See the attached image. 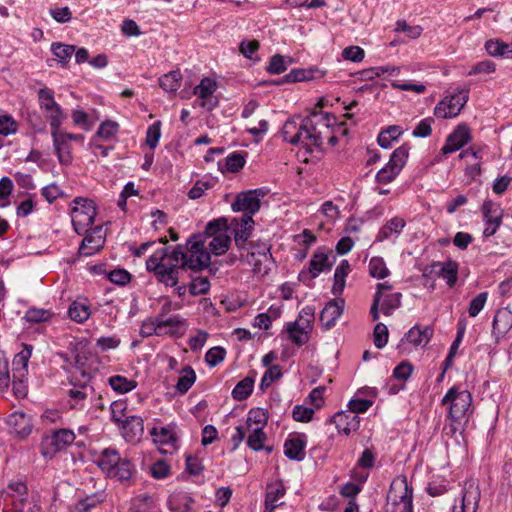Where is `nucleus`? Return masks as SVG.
<instances>
[{
	"mask_svg": "<svg viewBox=\"0 0 512 512\" xmlns=\"http://www.w3.org/2000/svg\"><path fill=\"white\" fill-rule=\"evenodd\" d=\"M203 236L191 235L184 245L157 249L147 260L146 269L165 286H176L180 270L198 273L209 268L210 254L203 251Z\"/></svg>",
	"mask_w": 512,
	"mask_h": 512,
	"instance_id": "1",
	"label": "nucleus"
},
{
	"mask_svg": "<svg viewBox=\"0 0 512 512\" xmlns=\"http://www.w3.org/2000/svg\"><path fill=\"white\" fill-rule=\"evenodd\" d=\"M335 124L334 115L313 111L304 118L293 117L287 120L282 128V136L288 143L312 152L313 148H320L325 139L332 145L336 144L337 138L332 131Z\"/></svg>",
	"mask_w": 512,
	"mask_h": 512,
	"instance_id": "2",
	"label": "nucleus"
},
{
	"mask_svg": "<svg viewBox=\"0 0 512 512\" xmlns=\"http://www.w3.org/2000/svg\"><path fill=\"white\" fill-rule=\"evenodd\" d=\"M96 463L108 477L119 481L131 479L135 472L132 462L128 458H122L114 448L104 449Z\"/></svg>",
	"mask_w": 512,
	"mask_h": 512,
	"instance_id": "3",
	"label": "nucleus"
},
{
	"mask_svg": "<svg viewBox=\"0 0 512 512\" xmlns=\"http://www.w3.org/2000/svg\"><path fill=\"white\" fill-rule=\"evenodd\" d=\"M441 405L447 407V417L450 421H467L472 413V395L468 390H461L453 386L442 398Z\"/></svg>",
	"mask_w": 512,
	"mask_h": 512,
	"instance_id": "4",
	"label": "nucleus"
},
{
	"mask_svg": "<svg viewBox=\"0 0 512 512\" xmlns=\"http://www.w3.org/2000/svg\"><path fill=\"white\" fill-rule=\"evenodd\" d=\"M96 216L95 204L92 200L77 197L71 206V222L78 235H84L92 228Z\"/></svg>",
	"mask_w": 512,
	"mask_h": 512,
	"instance_id": "5",
	"label": "nucleus"
},
{
	"mask_svg": "<svg viewBox=\"0 0 512 512\" xmlns=\"http://www.w3.org/2000/svg\"><path fill=\"white\" fill-rule=\"evenodd\" d=\"M75 438V433L70 429H55L42 437L40 453L45 460H52L57 453L70 446Z\"/></svg>",
	"mask_w": 512,
	"mask_h": 512,
	"instance_id": "6",
	"label": "nucleus"
},
{
	"mask_svg": "<svg viewBox=\"0 0 512 512\" xmlns=\"http://www.w3.org/2000/svg\"><path fill=\"white\" fill-rule=\"evenodd\" d=\"M388 501L389 512H413V488L406 478L391 484Z\"/></svg>",
	"mask_w": 512,
	"mask_h": 512,
	"instance_id": "7",
	"label": "nucleus"
},
{
	"mask_svg": "<svg viewBox=\"0 0 512 512\" xmlns=\"http://www.w3.org/2000/svg\"><path fill=\"white\" fill-rule=\"evenodd\" d=\"M92 379L91 374L82 373V378L77 374L71 375L69 383L72 388L68 391L70 407L73 409H83L85 406V400L91 398L95 390L90 384Z\"/></svg>",
	"mask_w": 512,
	"mask_h": 512,
	"instance_id": "8",
	"label": "nucleus"
},
{
	"mask_svg": "<svg viewBox=\"0 0 512 512\" xmlns=\"http://www.w3.org/2000/svg\"><path fill=\"white\" fill-rule=\"evenodd\" d=\"M409 148L402 145L394 150L388 163L376 174V181L379 184L391 183L402 171L407 159Z\"/></svg>",
	"mask_w": 512,
	"mask_h": 512,
	"instance_id": "9",
	"label": "nucleus"
},
{
	"mask_svg": "<svg viewBox=\"0 0 512 512\" xmlns=\"http://www.w3.org/2000/svg\"><path fill=\"white\" fill-rule=\"evenodd\" d=\"M468 98V90H461L458 93L446 97L436 105L434 109L435 116L443 119L457 116L467 103Z\"/></svg>",
	"mask_w": 512,
	"mask_h": 512,
	"instance_id": "10",
	"label": "nucleus"
},
{
	"mask_svg": "<svg viewBox=\"0 0 512 512\" xmlns=\"http://www.w3.org/2000/svg\"><path fill=\"white\" fill-rule=\"evenodd\" d=\"M267 194V189L257 188L240 193L232 204L234 211L255 214L260 209V198Z\"/></svg>",
	"mask_w": 512,
	"mask_h": 512,
	"instance_id": "11",
	"label": "nucleus"
},
{
	"mask_svg": "<svg viewBox=\"0 0 512 512\" xmlns=\"http://www.w3.org/2000/svg\"><path fill=\"white\" fill-rule=\"evenodd\" d=\"M330 253L331 251L325 247H319L309 262L308 271H302L300 273V279L303 281L307 278L314 279L318 277L320 273L330 271L333 266V262L329 261Z\"/></svg>",
	"mask_w": 512,
	"mask_h": 512,
	"instance_id": "12",
	"label": "nucleus"
},
{
	"mask_svg": "<svg viewBox=\"0 0 512 512\" xmlns=\"http://www.w3.org/2000/svg\"><path fill=\"white\" fill-rule=\"evenodd\" d=\"M216 90L217 82L212 78L205 77L195 86L193 94L198 97L200 107L211 111L218 105V99L214 96Z\"/></svg>",
	"mask_w": 512,
	"mask_h": 512,
	"instance_id": "13",
	"label": "nucleus"
},
{
	"mask_svg": "<svg viewBox=\"0 0 512 512\" xmlns=\"http://www.w3.org/2000/svg\"><path fill=\"white\" fill-rule=\"evenodd\" d=\"M471 140V132L467 125H458L456 129L448 135L445 144L441 148L440 155L436 156V161H441L442 155L453 153L464 147Z\"/></svg>",
	"mask_w": 512,
	"mask_h": 512,
	"instance_id": "14",
	"label": "nucleus"
},
{
	"mask_svg": "<svg viewBox=\"0 0 512 512\" xmlns=\"http://www.w3.org/2000/svg\"><path fill=\"white\" fill-rule=\"evenodd\" d=\"M170 305L166 304L161 308V313L158 315L159 326L161 331H165V335L181 336L184 334L186 329L185 320L179 315H173L167 319L163 318V315L168 312Z\"/></svg>",
	"mask_w": 512,
	"mask_h": 512,
	"instance_id": "15",
	"label": "nucleus"
},
{
	"mask_svg": "<svg viewBox=\"0 0 512 512\" xmlns=\"http://www.w3.org/2000/svg\"><path fill=\"white\" fill-rule=\"evenodd\" d=\"M126 441H138L144 433V422L140 416L131 415L118 426Z\"/></svg>",
	"mask_w": 512,
	"mask_h": 512,
	"instance_id": "16",
	"label": "nucleus"
},
{
	"mask_svg": "<svg viewBox=\"0 0 512 512\" xmlns=\"http://www.w3.org/2000/svg\"><path fill=\"white\" fill-rule=\"evenodd\" d=\"M311 330L312 324H309V320H304L301 323L296 320L286 326L289 339L298 346H302L309 341Z\"/></svg>",
	"mask_w": 512,
	"mask_h": 512,
	"instance_id": "17",
	"label": "nucleus"
},
{
	"mask_svg": "<svg viewBox=\"0 0 512 512\" xmlns=\"http://www.w3.org/2000/svg\"><path fill=\"white\" fill-rule=\"evenodd\" d=\"M481 492L474 482H467L462 491L461 506L459 512H477Z\"/></svg>",
	"mask_w": 512,
	"mask_h": 512,
	"instance_id": "18",
	"label": "nucleus"
},
{
	"mask_svg": "<svg viewBox=\"0 0 512 512\" xmlns=\"http://www.w3.org/2000/svg\"><path fill=\"white\" fill-rule=\"evenodd\" d=\"M306 436H290L284 443V454L290 460L302 461L305 458Z\"/></svg>",
	"mask_w": 512,
	"mask_h": 512,
	"instance_id": "19",
	"label": "nucleus"
},
{
	"mask_svg": "<svg viewBox=\"0 0 512 512\" xmlns=\"http://www.w3.org/2000/svg\"><path fill=\"white\" fill-rule=\"evenodd\" d=\"M512 327V311L508 308L497 310L492 325V335L499 341Z\"/></svg>",
	"mask_w": 512,
	"mask_h": 512,
	"instance_id": "20",
	"label": "nucleus"
},
{
	"mask_svg": "<svg viewBox=\"0 0 512 512\" xmlns=\"http://www.w3.org/2000/svg\"><path fill=\"white\" fill-rule=\"evenodd\" d=\"M344 300H332L328 302L320 313V321L326 329H330L342 315Z\"/></svg>",
	"mask_w": 512,
	"mask_h": 512,
	"instance_id": "21",
	"label": "nucleus"
},
{
	"mask_svg": "<svg viewBox=\"0 0 512 512\" xmlns=\"http://www.w3.org/2000/svg\"><path fill=\"white\" fill-rule=\"evenodd\" d=\"M51 136L59 163L64 166L70 165L73 161L71 145L61 137V130L51 131Z\"/></svg>",
	"mask_w": 512,
	"mask_h": 512,
	"instance_id": "22",
	"label": "nucleus"
},
{
	"mask_svg": "<svg viewBox=\"0 0 512 512\" xmlns=\"http://www.w3.org/2000/svg\"><path fill=\"white\" fill-rule=\"evenodd\" d=\"M406 222L401 217H393L387 221L379 230L376 241L383 242L390 239H397L402 233Z\"/></svg>",
	"mask_w": 512,
	"mask_h": 512,
	"instance_id": "23",
	"label": "nucleus"
},
{
	"mask_svg": "<svg viewBox=\"0 0 512 512\" xmlns=\"http://www.w3.org/2000/svg\"><path fill=\"white\" fill-rule=\"evenodd\" d=\"M325 72L319 70L316 67L307 69H293L283 77L282 82L295 83L301 81H312L323 78Z\"/></svg>",
	"mask_w": 512,
	"mask_h": 512,
	"instance_id": "24",
	"label": "nucleus"
},
{
	"mask_svg": "<svg viewBox=\"0 0 512 512\" xmlns=\"http://www.w3.org/2000/svg\"><path fill=\"white\" fill-rule=\"evenodd\" d=\"M286 488L281 482L269 484L267 486V492L265 497V512H274L275 509L283 502H279L284 497Z\"/></svg>",
	"mask_w": 512,
	"mask_h": 512,
	"instance_id": "25",
	"label": "nucleus"
},
{
	"mask_svg": "<svg viewBox=\"0 0 512 512\" xmlns=\"http://www.w3.org/2000/svg\"><path fill=\"white\" fill-rule=\"evenodd\" d=\"M336 428L339 432L349 435L351 432L356 431L360 426L359 417L355 414L339 412L332 418Z\"/></svg>",
	"mask_w": 512,
	"mask_h": 512,
	"instance_id": "26",
	"label": "nucleus"
},
{
	"mask_svg": "<svg viewBox=\"0 0 512 512\" xmlns=\"http://www.w3.org/2000/svg\"><path fill=\"white\" fill-rule=\"evenodd\" d=\"M433 336V329L430 326H413L406 334L405 339L414 346H426Z\"/></svg>",
	"mask_w": 512,
	"mask_h": 512,
	"instance_id": "27",
	"label": "nucleus"
},
{
	"mask_svg": "<svg viewBox=\"0 0 512 512\" xmlns=\"http://www.w3.org/2000/svg\"><path fill=\"white\" fill-rule=\"evenodd\" d=\"M228 226L225 218L214 219L207 223L204 232L194 233L193 235H202L203 251H207L206 242L209 238L220 235V233H227Z\"/></svg>",
	"mask_w": 512,
	"mask_h": 512,
	"instance_id": "28",
	"label": "nucleus"
},
{
	"mask_svg": "<svg viewBox=\"0 0 512 512\" xmlns=\"http://www.w3.org/2000/svg\"><path fill=\"white\" fill-rule=\"evenodd\" d=\"M69 317L78 323L85 322L91 315L90 305L87 299L75 300L68 309Z\"/></svg>",
	"mask_w": 512,
	"mask_h": 512,
	"instance_id": "29",
	"label": "nucleus"
},
{
	"mask_svg": "<svg viewBox=\"0 0 512 512\" xmlns=\"http://www.w3.org/2000/svg\"><path fill=\"white\" fill-rule=\"evenodd\" d=\"M51 52L56 57L62 68H67L72 55L75 52V46L64 44L61 42H53L51 44Z\"/></svg>",
	"mask_w": 512,
	"mask_h": 512,
	"instance_id": "30",
	"label": "nucleus"
},
{
	"mask_svg": "<svg viewBox=\"0 0 512 512\" xmlns=\"http://www.w3.org/2000/svg\"><path fill=\"white\" fill-rule=\"evenodd\" d=\"M433 267L439 268V276L445 279L449 287H453L455 285L458 274V264L455 261L449 260L444 263L436 262L433 264Z\"/></svg>",
	"mask_w": 512,
	"mask_h": 512,
	"instance_id": "31",
	"label": "nucleus"
},
{
	"mask_svg": "<svg viewBox=\"0 0 512 512\" xmlns=\"http://www.w3.org/2000/svg\"><path fill=\"white\" fill-rule=\"evenodd\" d=\"M350 271V264L347 260H342L336 267L334 272V284L332 287V293L334 295L342 294L345 288V278Z\"/></svg>",
	"mask_w": 512,
	"mask_h": 512,
	"instance_id": "32",
	"label": "nucleus"
},
{
	"mask_svg": "<svg viewBox=\"0 0 512 512\" xmlns=\"http://www.w3.org/2000/svg\"><path fill=\"white\" fill-rule=\"evenodd\" d=\"M271 257H268L264 252H249L246 256L247 264L253 267L254 273L259 274H267L270 268L267 266V263L270 261Z\"/></svg>",
	"mask_w": 512,
	"mask_h": 512,
	"instance_id": "33",
	"label": "nucleus"
},
{
	"mask_svg": "<svg viewBox=\"0 0 512 512\" xmlns=\"http://www.w3.org/2000/svg\"><path fill=\"white\" fill-rule=\"evenodd\" d=\"M84 235L85 237L79 247L80 255L91 256L102 248L104 240L101 236L94 237L88 232Z\"/></svg>",
	"mask_w": 512,
	"mask_h": 512,
	"instance_id": "34",
	"label": "nucleus"
},
{
	"mask_svg": "<svg viewBox=\"0 0 512 512\" xmlns=\"http://www.w3.org/2000/svg\"><path fill=\"white\" fill-rule=\"evenodd\" d=\"M217 184V178L206 175L202 179L197 180L188 192V197L192 200L199 199L205 191L212 189Z\"/></svg>",
	"mask_w": 512,
	"mask_h": 512,
	"instance_id": "35",
	"label": "nucleus"
},
{
	"mask_svg": "<svg viewBox=\"0 0 512 512\" xmlns=\"http://www.w3.org/2000/svg\"><path fill=\"white\" fill-rule=\"evenodd\" d=\"M10 425L15 427L16 433L26 436L30 434L32 429V424L29 416L22 412H15L9 416L8 420Z\"/></svg>",
	"mask_w": 512,
	"mask_h": 512,
	"instance_id": "36",
	"label": "nucleus"
},
{
	"mask_svg": "<svg viewBox=\"0 0 512 512\" xmlns=\"http://www.w3.org/2000/svg\"><path fill=\"white\" fill-rule=\"evenodd\" d=\"M211 238L212 239L208 243L209 251L207 250L210 255L214 254L216 256H220L228 251L231 243V237L228 233H220V235Z\"/></svg>",
	"mask_w": 512,
	"mask_h": 512,
	"instance_id": "37",
	"label": "nucleus"
},
{
	"mask_svg": "<svg viewBox=\"0 0 512 512\" xmlns=\"http://www.w3.org/2000/svg\"><path fill=\"white\" fill-rule=\"evenodd\" d=\"M31 355L32 346L28 344H25L23 349L15 355L12 364L19 377H24L27 372L28 361Z\"/></svg>",
	"mask_w": 512,
	"mask_h": 512,
	"instance_id": "38",
	"label": "nucleus"
},
{
	"mask_svg": "<svg viewBox=\"0 0 512 512\" xmlns=\"http://www.w3.org/2000/svg\"><path fill=\"white\" fill-rule=\"evenodd\" d=\"M403 133L402 127L398 125L388 126L385 130L381 131L378 135V144L384 149L391 147L392 141H396Z\"/></svg>",
	"mask_w": 512,
	"mask_h": 512,
	"instance_id": "39",
	"label": "nucleus"
},
{
	"mask_svg": "<svg viewBox=\"0 0 512 512\" xmlns=\"http://www.w3.org/2000/svg\"><path fill=\"white\" fill-rule=\"evenodd\" d=\"M111 388L120 394L128 393L137 387L135 380L128 379L121 375H114L108 379Z\"/></svg>",
	"mask_w": 512,
	"mask_h": 512,
	"instance_id": "40",
	"label": "nucleus"
},
{
	"mask_svg": "<svg viewBox=\"0 0 512 512\" xmlns=\"http://www.w3.org/2000/svg\"><path fill=\"white\" fill-rule=\"evenodd\" d=\"M254 379L245 377L239 381L234 389L232 390V397L237 401H243L247 399L253 392Z\"/></svg>",
	"mask_w": 512,
	"mask_h": 512,
	"instance_id": "41",
	"label": "nucleus"
},
{
	"mask_svg": "<svg viewBox=\"0 0 512 512\" xmlns=\"http://www.w3.org/2000/svg\"><path fill=\"white\" fill-rule=\"evenodd\" d=\"M267 420H268L267 412L262 408H255V409H251L248 412V416H247L245 425L247 426V428L249 430L252 428V424L255 425L254 428L261 427V429H264V427L267 424Z\"/></svg>",
	"mask_w": 512,
	"mask_h": 512,
	"instance_id": "42",
	"label": "nucleus"
},
{
	"mask_svg": "<svg viewBox=\"0 0 512 512\" xmlns=\"http://www.w3.org/2000/svg\"><path fill=\"white\" fill-rule=\"evenodd\" d=\"M160 87L166 92H176L181 85V75L178 71H172L159 79Z\"/></svg>",
	"mask_w": 512,
	"mask_h": 512,
	"instance_id": "43",
	"label": "nucleus"
},
{
	"mask_svg": "<svg viewBox=\"0 0 512 512\" xmlns=\"http://www.w3.org/2000/svg\"><path fill=\"white\" fill-rule=\"evenodd\" d=\"M195 380H196L195 371L190 366H186L183 369V374L178 378V381L176 384V390L180 394H185L191 388V386L194 384Z\"/></svg>",
	"mask_w": 512,
	"mask_h": 512,
	"instance_id": "44",
	"label": "nucleus"
},
{
	"mask_svg": "<svg viewBox=\"0 0 512 512\" xmlns=\"http://www.w3.org/2000/svg\"><path fill=\"white\" fill-rule=\"evenodd\" d=\"M150 433L155 443L173 444L177 440L175 433L169 427H162L160 429L154 427Z\"/></svg>",
	"mask_w": 512,
	"mask_h": 512,
	"instance_id": "45",
	"label": "nucleus"
},
{
	"mask_svg": "<svg viewBox=\"0 0 512 512\" xmlns=\"http://www.w3.org/2000/svg\"><path fill=\"white\" fill-rule=\"evenodd\" d=\"M369 273L377 279H384L389 275L386 263L381 257H372L369 261Z\"/></svg>",
	"mask_w": 512,
	"mask_h": 512,
	"instance_id": "46",
	"label": "nucleus"
},
{
	"mask_svg": "<svg viewBox=\"0 0 512 512\" xmlns=\"http://www.w3.org/2000/svg\"><path fill=\"white\" fill-rule=\"evenodd\" d=\"M139 333L142 337L165 335V331H161V327L159 326L158 316L143 321Z\"/></svg>",
	"mask_w": 512,
	"mask_h": 512,
	"instance_id": "47",
	"label": "nucleus"
},
{
	"mask_svg": "<svg viewBox=\"0 0 512 512\" xmlns=\"http://www.w3.org/2000/svg\"><path fill=\"white\" fill-rule=\"evenodd\" d=\"M47 113L51 131L61 130V125L65 119V114L59 104L45 111Z\"/></svg>",
	"mask_w": 512,
	"mask_h": 512,
	"instance_id": "48",
	"label": "nucleus"
},
{
	"mask_svg": "<svg viewBox=\"0 0 512 512\" xmlns=\"http://www.w3.org/2000/svg\"><path fill=\"white\" fill-rule=\"evenodd\" d=\"M246 163L243 152H233L225 158L227 171L236 173L240 171Z\"/></svg>",
	"mask_w": 512,
	"mask_h": 512,
	"instance_id": "49",
	"label": "nucleus"
},
{
	"mask_svg": "<svg viewBox=\"0 0 512 512\" xmlns=\"http://www.w3.org/2000/svg\"><path fill=\"white\" fill-rule=\"evenodd\" d=\"M251 434L248 436L247 445L254 451H260L264 447V441L266 440V434L261 427L251 428Z\"/></svg>",
	"mask_w": 512,
	"mask_h": 512,
	"instance_id": "50",
	"label": "nucleus"
},
{
	"mask_svg": "<svg viewBox=\"0 0 512 512\" xmlns=\"http://www.w3.org/2000/svg\"><path fill=\"white\" fill-rule=\"evenodd\" d=\"M210 282L207 277L192 278L189 284V293L192 296L205 295L209 292Z\"/></svg>",
	"mask_w": 512,
	"mask_h": 512,
	"instance_id": "51",
	"label": "nucleus"
},
{
	"mask_svg": "<svg viewBox=\"0 0 512 512\" xmlns=\"http://www.w3.org/2000/svg\"><path fill=\"white\" fill-rule=\"evenodd\" d=\"M291 63L290 58H286L280 54L271 57L267 71L270 74H281L286 71L288 64Z\"/></svg>",
	"mask_w": 512,
	"mask_h": 512,
	"instance_id": "52",
	"label": "nucleus"
},
{
	"mask_svg": "<svg viewBox=\"0 0 512 512\" xmlns=\"http://www.w3.org/2000/svg\"><path fill=\"white\" fill-rule=\"evenodd\" d=\"M53 313L50 310L41 308H30L25 313V319L30 323L46 322L52 317Z\"/></svg>",
	"mask_w": 512,
	"mask_h": 512,
	"instance_id": "53",
	"label": "nucleus"
},
{
	"mask_svg": "<svg viewBox=\"0 0 512 512\" xmlns=\"http://www.w3.org/2000/svg\"><path fill=\"white\" fill-rule=\"evenodd\" d=\"M127 404L125 401L117 400L110 404L111 421L119 426L125 420Z\"/></svg>",
	"mask_w": 512,
	"mask_h": 512,
	"instance_id": "54",
	"label": "nucleus"
},
{
	"mask_svg": "<svg viewBox=\"0 0 512 512\" xmlns=\"http://www.w3.org/2000/svg\"><path fill=\"white\" fill-rule=\"evenodd\" d=\"M485 49L491 56H509V45L498 40H488Z\"/></svg>",
	"mask_w": 512,
	"mask_h": 512,
	"instance_id": "55",
	"label": "nucleus"
},
{
	"mask_svg": "<svg viewBox=\"0 0 512 512\" xmlns=\"http://www.w3.org/2000/svg\"><path fill=\"white\" fill-rule=\"evenodd\" d=\"M401 297V293H393L386 296V298L381 303L382 312L386 316H390L395 309L400 307Z\"/></svg>",
	"mask_w": 512,
	"mask_h": 512,
	"instance_id": "56",
	"label": "nucleus"
},
{
	"mask_svg": "<svg viewBox=\"0 0 512 512\" xmlns=\"http://www.w3.org/2000/svg\"><path fill=\"white\" fill-rule=\"evenodd\" d=\"M18 131V123L15 119L8 115H0V135L9 136Z\"/></svg>",
	"mask_w": 512,
	"mask_h": 512,
	"instance_id": "57",
	"label": "nucleus"
},
{
	"mask_svg": "<svg viewBox=\"0 0 512 512\" xmlns=\"http://www.w3.org/2000/svg\"><path fill=\"white\" fill-rule=\"evenodd\" d=\"M38 99L40 108L47 111L57 105L54 100V91L50 88L44 87L38 91Z\"/></svg>",
	"mask_w": 512,
	"mask_h": 512,
	"instance_id": "58",
	"label": "nucleus"
},
{
	"mask_svg": "<svg viewBox=\"0 0 512 512\" xmlns=\"http://www.w3.org/2000/svg\"><path fill=\"white\" fill-rule=\"evenodd\" d=\"M388 335L387 326L383 323H377L373 331L374 345L378 349L385 347L388 342Z\"/></svg>",
	"mask_w": 512,
	"mask_h": 512,
	"instance_id": "59",
	"label": "nucleus"
},
{
	"mask_svg": "<svg viewBox=\"0 0 512 512\" xmlns=\"http://www.w3.org/2000/svg\"><path fill=\"white\" fill-rule=\"evenodd\" d=\"M225 355L226 351L223 347L215 346L206 352L205 360L209 366L215 367L224 360Z\"/></svg>",
	"mask_w": 512,
	"mask_h": 512,
	"instance_id": "60",
	"label": "nucleus"
},
{
	"mask_svg": "<svg viewBox=\"0 0 512 512\" xmlns=\"http://www.w3.org/2000/svg\"><path fill=\"white\" fill-rule=\"evenodd\" d=\"M86 356L80 353L77 349L72 351V367L75 368V372H73L71 375H78L80 378H82V373L85 374H91L88 372L85 368L86 365Z\"/></svg>",
	"mask_w": 512,
	"mask_h": 512,
	"instance_id": "61",
	"label": "nucleus"
},
{
	"mask_svg": "<svg viewBox=\"0 0 512 512\" xmlns=\"http://www.w3.org/2000/svg\"><path fill=\"white\" fill-rule=\"evenodd\" d=\"M488 299L487 292H481L476 297H474L469 305L468 313L470 317H476L484 308Z\"/></svg>",
	"mask_w": 512,
	"mask_h": 512,
	"instance_id": "62",
	"label": "nucleus"
},
{
	"mask_svg": "<svg viewBox=\"0 0 512 512\" xmlns=\"http://www.w3.org/2000/svg\"><path fill=\"white\" fill-rule=\"evenodd\" d=\"M161 136V122L156 121L150 125L146 132V144L154 149L159 142Z\"/></svg>",
	"mask_w": 512,
	"mask_h": 512,
	"instance_id": "63",
	"label": "nucleus"
},
{
	"mask_svg": "<svg viewBox=\"0 0 512 512\" xmlns=\"http://www.w3.org/2000/svg\"><path fill=\"white\" fill-rule=\"evenodd\" d=\"M282 372L279 365H273L267 369V371L262 376L260 382V388L263 390L269 387L273 381L281 378Z\"/></svg>",
	"mask_w": 512,
	"mask_h": 512,
	"instance_id": "64",
	"label": "nucleus"
}]
</instances>
